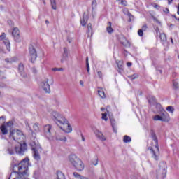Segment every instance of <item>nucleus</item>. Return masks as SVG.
I'll return each instance as SVG.
<instances>
[{
    "instance_id": "4468645a",
    "label": "nucleus",
    "mask_w": 179,
    "mask_h": 179,
    "mask_svg": "<svg viewBox=\"0 0 179 179\" xmlns=\"http://www.w3.org/2000/svg\"><path fill=\"white\" fill-rule=\"evenodd\" d=\"M161 118L162 119V122H169L170 121V115L165 110L161 112Z\"/></svg>"
},
{
    "instance_id": "c85d7f7f",
    "label": "nucleus",
    "mask_w": 179,
    "mask_h": 179,
    "mask_svg": "<svg viewBox=\"0 0 179 179\" xmlns=\"http://www.w3.org/2000/svg\"><path fill=\"white\" fill-rule=\"evenodd\" d=\"M153 121H161L162 122V115H156L152 117Z\"/></svg>"
},
{
    "instance_id": "7ed1b4c3",
    "label": "nucleus",
    "mask_w": 179,
    "mask_h": 179,
    "mask_svg": "<svg viewBox=\"0 0 179 179\" xmlns=\"http://www.w3.org/2000/svg\"><path fill=\"white\" fill-rule=\"evenodd\" d=\"M69 162L74 166L77 171H83L85 170V164L76 155H71L69 156Z\"/></svg>"
},
{
    "instance_id": "79ce46f5",
    "label": "nucleus",
    "mask_w": 179,
    "mask_h": 179,
    "mask_svg": "<svg viewBox=\"0 0 179 179\" xmlns=\"http://www.w3.org/2000/svg\"><path fill=\"white\" fill-rule=\"evenodd\" d=\"M52 71H54L55 72L58 71H64V69L62 68H53Z\"/></svg>"
},
{
    "instance_id": "9d476101",
    "label": "nucleus",
    "mask_w": 179,
    "mask_h": 179,
    "mask_svg": "<svg viewBox=\"0 0 179 179\" xmlns=\"http://www.w3.org/2000/svg\"><path fill=\"white\" fill-rule=\"evenodd\" d=\"M29 57L31 62H34V61L37 59V52L34 46L31 45L29 46Z\"/></svg>"
},
{
    "instance_id": "3c124183",
    "label": "nucleus",
    "mask_w": 179,
    "mask_h": 179,
    "mask_svg": "<svg viewBox=\"0 0 179 179\" xmlns=\"http://www.w3.org/2000/svg\"><path fill=\"white\" fill-rule=\"evenodd\" d=\"M127 66L129 68L130 66H132V63L131 62H127Z\"/></svg>"
},
{
    "instance_id": "0e129e2a",
    "label": "nucleus",
    "mask_w": 179,
    "mask_h": 179,
    "mask_svg": "<svg viewBox=\"0 0 179 179\" xmlns=\"http://www.w3.org/2000/svg\"><path fill=\"white\" fill-rule=\"evenodd\" d=\"M82 140H83V141H85V137H82Z\"/></svg>"
},
{
    "instance_id": "aec40b11",
    "label": "nucleus",
    "mask_w": 179,
    "mask_h": 179,
    "mask_svg": "<svg viewBox=\"0 0 179 179\" xmlns=\"http://www.w3.org/2000/svg\"><path fill=\"white\" fill-rule=\"evenodd\" d=\"M73 175L74 176L75 178H77V179H89V178H87L86 176H83L78 173L77 172H74L73 173Z\"/></svg>"
},
{
    "instance_id": "774afa93",
    "label": "nucleus",
    "mask_w": 179,
    "mask_h": 179,
    "mask_svg": "<svg viewBox=\"0 0 179 179\" xmlns=\"http://www.w3.org/2000/svg\"><path fill=\"white\" fill-rule=\"evenodd\" d=\"M178 59H179V55H178Z\"/></svg>"
},
{
    "instance_id": "bf43d9fd",
    "label": "nucleus",
    "mask_w": 179,
    "mask_h": 179,
    "mask_svg": "<svg viewBox=\"0 0 179 179\" xmlns=\"http://www.w3.org/2000/svg\"><path fill=\"white\" fill-rule=\"evenodd\" d=\"M152 101H155V100H156V98L155 97H152Z\"/></svg>"
},
{
    "instance_id": "f03ea898",
    "label": "nucleus",
    "mask_w": 179,
    "mask_h": 179,
    "mask_svg": "<svg viewBox=\"0 0 179 179\" xmlns=\"http://www.w3.org/2000/svg\"><path fill=\"white\" fill-rule=\"evenodd\" d=\"M151 138V141L148 143V150L150 151L152 159L157 161L159 160V157L160 156L159 143L157 142V138H156V135L154 133L152 134Z\"/></svg>"
},
{
    "instance_id": "4be33fe9",
    "label": "nucleus",
    "mask_w": 179,
    "mask_h": 179,
    "mask_svg": "<svg viewBox=\"0 0 179 179\" xmlns=\"http://www.w3.org/2000/svg\"><path fill=\"white\" fill-rule=\"evenodd\" d=\"M98 94L101 99H106V93H104V90H103V88H100L98 90Z\"/></svg>"
},
{
    "instance_id": "6ab92c4d",
    "label": "nucleus",
    "mask_w": 179,
    "mask_h": 179,
    "mask_svg": "<svg viewBox=\"0 0 179 179\" xmlns=\"http://www.w3.org/2000/svg\"><path fill=\"white\" fill-rule=\"evenodd\" d=\"M87 15H86V14H84L83 18L80 20L82 26H86V23H87Z\"/></svg>"
},
{
    "instance_id": "b1692460",
    "label": "nucleus",
    "mask_w": 179,
    "mask_h": 179,
    "mask_svg": "<svg viewBox=\"0 0 179 179\" xmlns=\"http://www.w3.org/2000/svg\"><path fill=\"white\" fill-rule=\"evenodd\" d=\"M55 139L56 141H62L63 142H66V137L61 136L59 134L55 135Z\"/></svg>"
},
{
    "instance_id": "72a5a7b5",
    "label": "nucleus",
    "mask_w": 179,
    "mask_h": 179,
    "mask_svg": "<svg viewBox=\"0 0 179 179\" xmlns=\"http://www.w3.org/2000/svg\"><path fill=\"white\" fill-rule=\"evenodd\" d=\"M87 72L90 75V65L89 64V57L86 59Z\"/></svg>"
},
{
    "instance_id": "f704fd0d",
    "label": "nucleus",
    "mask_w": 179,
    "mask_h": 179,
    "mask_svg": "<svg viewBox=\"0 0 179 179\" xmlns=\"http://www.w3.org/2000/svg\"><path fill=\"white\" fill-rule=\"evenodd\" d=\"M57 179H65V175H64V173H62V172H58Z\"/></svg>"
},
{
    "instance_id": "423d86ee",
    "label": "nucleus",
    "mask_w": 179,
    "mask_h": 179,
    "mask_svg": "<svg viewBox=\"0 0 179 179\" xmlns=\"http://www.w3.org/2000/svg\"><path fill=\"white\" fill-rule=\"evenodd\" d=\"M48 78H45L40 83V87L44 90L45 93H51Z\"/></svg>"
},
{
    "instance_id": "4c0bfd02",
    "label": "nucleus",
    "mask_w": 179,
    "mask_h": 179,
    "mask_svg": "<svg viewBox=\"0 0 179 179\" xmlns=\"http://www.w3.org/2000/svg\"><path fill=\"white\" fill-rule=\"evenodd\" d=\"M107 113H102V117L101 119L102 120H104V121H107L108 118H107Z\"/></svg>"
},
{
    "instance_id": "864d4df0",
    "label": "nucleus",
    "mask_w": 179,
    "mask_h": 179,
    "mask_svg": "<svg viewBox=\"0 0 179 179\" xmlns=\"http://www.w3.org/2000/svg\"><path fill=\"white\" fill-rule=\"evenodd\" d=\"M1 120H3V122H5V117H0V121H1Z\"/></svg>"
},
{
    "instance_id": "20e7f679",
    "label": "nucleus",
    "mask_w": 179,
    "mask_h": 179,
    "mask_svg": "<svg viewBox=\"0 0 179 179\" xmlns=\"http://www.w3.org/2000/svg\"><path fill=\"white\" fill-rule=\"evenodd\" d=\"M30 145L32 148V150H34V159H35V160H38L40 159V152L42 150L38 141L34 139L30 143Z\"/></svg>"
},
{
    "instance_id": "49530a36",
    "label": "nucleus",
    "mask_w": 179,
    "mask_h": 179,
    "mask_svg": "<svg viewBox=\"0 0 179 179\" xmlns=\"http://www.w3.org/2000/svg\"><path fill=\"white\" fill-rule=\"evenodd\" d=\"M121 5H123V6H127V1L122 0L121 1Z\"/></svg>"
},
{
    "instance_id": "c756f323",
    "label": "nucleus",
    "mask_w": 179,
    "mask_h": 179,
    "mask_svg": "<svg viewBox=\"0 0 179 179\" xmlns=\"http://www.w3.org/2000/svg\"><path fill=\"white\" fill-rule=\"evenodd\" d=\"M159 38L161 40V41H167V36H166V34L164 33H162L159 35Z\"/></svg>"
},
{
    "instance_id": "a211bd4d",
    "label": "nucleus",
    "mask_w": 179,
    "mask_h": 179,
    "mask_svg": "<svg viewBox=\"0 0 179 179\" xmlns=\"http://www.w3.org/2000/svg\"><path fill=\"white\" fill-rule=\"evenodd\" d=\"M117 65L119 73H122V72H124V66H122V62L121 61L117 62Z\"/></svg>"
},
{
    "instance_id": "dca6fc26",
    "label": "nucleus",
    "mask_w": 179,
    "mask_h": 179,
    "mask_svg": "<svg viewBox=\"0 0 179 179\" xmlns=\"http://www.w3.org/2000/svg\"><path fill=\"white\" fill-rule=\"evenodd\" d=\"M44 131L46 136L49 138V136H51V125L50 124H46L44 127Z\"/></svg>"
},
{
    "instance_id": "680f3d73",
    "label": "nucleus",
    "mask_w": 179,
    "mask_h": 179,
    "mask_svg": "<svg viewBox=\"0 0 179 179\" xmlns=\"http://www.w3.org/2000/svg\"><path fill=\"white\" fill-rule=\"evenodd\" d=\"M104 110H106L104 108H101V111H104Z\"/></svg>"
},
{
    "instance_id": "052dcab7",
    "label": "nucleus",
    "mask_w": 179,
    "mask_h": 179,
    "mask_svg": "<svg viewBox=\"0 0 179 179\" xmlns=\"http://www.w3.org/2000/svg\"><path fill=\"white\" fill-rule=\"evenodd\" d=\"M44 5H45V0H43Z\"/></svg>"
},
{
    "instance_id": "1a4fd4ad",
    "label": "nucleus",
    "mask_w": 179,
    "mask_h": 179,
    "mask_svg": "<svg viewBox=\"0 0 179 179\" xmlns=\"http://www.w3.org/2000/svg\"><path fill=\"white\" fill-rule=\"evenodd\" d=\"M0 41H3V43L5 44L7 50L10 51V42L9 41V39L6 38V33H3L1 35H0Z\"/></svg>"
},
{
    "instance_id": "2eb2a0df",
    "label": "nucleus",
    "mask_w": 179,
    "mask_h": 179,
    "mask_svg": "<svg viewBox=\"0 0 179 179\" xmlns=\"http://www.w3.org/2000/svg\"><path fill=\"white\" fill-rule=\"evenodd\" d=\"M94 134L96 136L100 139V141H106V136H104V134H103L101 131H99V130L96 129L94 131Z\"/></svg>"
},
{
    "instance_id": "a18cd8bd",
    "label": "nucleus",
    "mask_w": 179,
    "mask_h": 179,
    "mask_svg": "<svg viewBox=\"0 0 179 179\" xmlns=\"http://www.w3.org/2000/svg\"><path fill=\"white\" fill-rule=\"evenodd\" d=\"M138 36H140V37H142V36H143V31H142L141 29H139L138 31Z\"/></svg>"
},
{
    "instance_id": "6e6d98bb",
    "label": "nucleus",
    "mask_w": 179,
    "mask_h": 179,
    "mask_svg": "<svg viewBox=\"0 0 179 179\" xmlns=\"http://www.w3.org/2000/svg\"><path fill=\"white\" fill-rule=\"evenodd\" d=\"M171 43L172 44H174V41H173V38H171Z\"/></svg>"
},
{
    "instance_id": "7c9ffc66",
    "label": "nucleus",
    "mask_w": 179,
    "mask_h": 179,
    "mask_svg": "<svg viewBox=\"0 0 179 179\" xmlns=\"http://www.w3.org/2000/svg\"><path fill=\"white\" fill-rule=\"evenodd\" d=\"M166 111H168V113H170L171 114H174V107H173L172 106L166 107Z\"/></svg>"
},
{
    "instance_id": "4d7b16f0",
    "label": "nucleus",
    "mask_w": 179,
    "mask_h": 179,
    "mask_svg": "<svg viewBox=\"0 0 179 179\" xmlns=\"http://www.w3.org/2000/svg\"><path fill=\"white\" fill-rule=\"evenodd\" d=\"M177 13L179 15V4L178 5V10H177Z\"/></svg>"
},
{
    "instance_id": "473e14b6",
    "label": "nucleus",
    "mask_w": 179,
    "mask_h": 179,
    "mask_svg": "<svg viewBox=\"0 0 179 179\" xmlns=\"http://www.w3.org/2000/svg\"><path fill=\"white\" fill-rule=\"evenodd\" d=\"M138 75L137 73H134L131 76H129L128 78L129 79H131V80H134V79H138Z\"/></svg>"
},
{
    "instance_id": "2f4dec72",
    "label": "nucleus",
    "mask_w": 179,
    "mask_h": 179,
    "mask_svg": "<svg viewBox=\"0 0 179 179\" xmlns=\"http://www.w3.org/2000/svg\"><path fill=\"white\" fill-rule=\"evenodd\" d=\"M131 141V137L128 136H124L123 138V142H124V143H129Z\"/></svg>"
},
{
    "instance_id": "a19ab883",
    "label": "nucleus",
    "mask_w": 179,
    "mask_h": 179,
    "mask_svg": "<svg viewBox=\"0 0 179 179\" xmlns=\"http://www.w3.org/2000/svg\"><path fill=\"white\" fill-rule=\"evenodd\" d=\"M153 8H155L157 10H160V6L158 4H156V3L153 4Z\"/></svg>"
},
{
    "instance_id": "c9c22d12",
    "label": "nucleus",
    "mask_w": 179,
    "mask_h": 179,
    "mask_svg": "<svg viewBox=\"0 0 179 179\" xmlns=\"http://www.w3.org/2000/svg\"><path fill=\"white\" fill-rule=\"evenodd\" d=\"M174 89H179V83L177 81H173V83Z\"/></svg>"
},
{
    "instance_id": "ea45409f",
    "label": "nucleus",
    "mask_w": 179,
    "mask_h": 179,
    "mask_svg": "<svg viewBox=\"0 0 179 179\" xmlns=\"http://www.w3.org/2000/svg\"><path fill=\"white\" fill-rule=\"evenodd\" d=\"M129 17V22H131V20H134V15H132L131 14V13H128V15H127Z\"/></svg>"
},
{
    "instance_id": "37998d69",
    "label": "nucleus",
    "mask_w": 179,
    "mask_h": 179,
    "mask_svg": "<svg viewBox=\"0 0 179 179\" xmlns=\"http://www.w3.org/2000/svg\"><path fill=\"white\" fill-rule=\"evenodd\" d=\"M33 128L35 131H38V129H39L38 124H34Z\"/></svg>"
},
{
    "instance_id": "f8f14e48",
    "label": "nucleus",
    "mask_w": 179,
    "mask_h": 179,
    "mask_svg": "<svg viewBox=\"0 0 179 179\" xmlns=\"http://www.w3.org/2000/svg\"><path fill=\"white\" fill-rule=\"evenodd\" d=\"M69 57V50L66 48H63V52L61 57V62L64 64L66 61H68V58Z\"/></svg>"
},
{
    "instance_id": "c03bdc74",
    "label": "nucleus",
    "mask_w": 179,
    "mask_h": 179,
    "mask_svg": "<svg viewBox=\"0 0 179 179\" xmlns=\"http://www.w3.org/2000/svg\"><path fill=\"white\" fill-rule=\"evenodd\" d=\"M147 29H148V25L146 24L143 25L141 30L143 31H146Z\"/></svg>"
},
{
    "instance_id": "338daca9",
    "label": "nucleus",
    "mask_w": 179,
    "mask_h": 179,
    "mask_svg": "<svg viewBox=\"0 0 179 179\" xmlns=\"http://www.w3.org/2000/svg\"><path fill=\"white\" fill-rule=\"evenodd\" d=\"M175 17V19H177V17H176V15L173 16Z\"/></svg>"
},
{
    "instance_id": "603ef678",
    "label": "nucleus",
    "mask_w": 179,
    "mask_h": 179,
    "mask_svg": "<svg viewBox=\"0 0 179 179\" xmlns=\"http://www.w3.org/2000/svg\"><path fill=\"white\" fill-rule=\"evenodd\" d=\"M173 0H168V3L169 5L171 4V2H173Z\"/></svg>"
},
{
    "instance_id": "5fc2aeb1",
    "label": "nucleus",
    "mask_w": 179,
    "mask_h": 179,
    "mask_svg": "<svg viewBox=\"0 0 179 179\" xmlns=\"http://www.w3.org/2000/svg\"><path fill=\"white\" fill-rule=\"evenodd\" d=\"M80 85H81V86H83V81L80 80Z\"/></svg>"
},
{
    "instance_id": "13d9d810",
    "label": "nucleus",
    "mask_w": 179,
    "mask_h": 179,
    "mask_svg": "<svg viewBox=\"0 0 179 179\" xmlns=\"http://www.w3.org/2000/svg\"><path fill=\"white\" fill-rule=\"evenodd\" d=\"M68 42H69V43H71V42H72V39L69 38V39H68Z\"/></svg>"
},
{
    "instance_id": "0eeeda50",
    "label": "nucleus",
    "mask_w": 179,
    "mask_h": 179,
    "mask_svg": "<svg viewBox=\"0 0 179 179\" xmlns=\"http://www.w3.org/2000/svg\"><path fill=\"white\" fill-rule=\"evenodd\" d=\"M166 174H167V169H166V166L159 167L157 170V179L166 178Z\"/></svg>"
},
{
    "instance_id": "e2e57ef3",
    "label": "nucleus",
    "mask_w": 179,
    "mask_h": 179,
    "mask_svg": "<svg viewBox=\"0 0 179 179\" xmlns=\"http://www.w3.org/2000/svg\"><path fill=\"white\" fill-rule=\"evenodd\" d=\"M158 72H159V73H162V70L158 71Z\"/></svg>"
},
{
    "instance_id": "e433bc0d",
    "label": "nucleus",
    "mask_w": 179,
    "mask_h": 179,
    "mask_svg": "<svg viewBox=\"0 0 179 179\" xmlns=\"http://www.w3.org/2000/svg\"><path fill=\"white\" fill-rule=\"evenodd\" d=\"M92 164L94 166H97V164H99V158H95L94 159H93Z\"/></svg>"
},
{
    "instance_id": "39448f33",
    "label": "nucleus",
    "mask_w": 179,
    "mask_h": 179,
    "mask_svg": "<svg viewBox=\"0 0 179 179\" xmlns=\"http://www.w3.org/2000/svg\"><path fill=\"white\" fill-rule=\"evenodd\" d=\"M51 115L55 121V122H56V124H57V125H63L64 124H66L68 122V120H66V118H65V117H64L62 115H61L59 113L57 112V111H53L51 113Z\"/></svg>"
},
{
    "instance_id": "09e8293b",
    "label": "nucleus",
    "mask_w": 179,
    "mask_h": 179,
    "mask_svg": "<svg viewBox=\"0 0 179 179\" xmlns=\"http://www.w3.org/2000/svg\"><path fill=\"white\" fill-rule=\"evenodd\" d=\"M123 13H124V15H128V13H129V11L127 8H124L123 9Z\"/></svg>"
},
{
    "instance_id": "69168bd1",
    "label": "nucleus",
    "mask_w": 179,
    "mask_h": 179,
    "mask_svg": "<svg viewBox=\"0 0 179 179\" xmlns=\"http://www.w3.org/2000/svg\"><path fill=\"white\" fill-rule=\"evenodd\" d=\"M0 75H2V71H0Z\"/></svg>"
},
{
    "instance_id": "bb28decb",
    "label": "nucleus",
    "mask_w": 179,
    "mask_h": 179,
    "mask_svg": "<svg viewBox=\"0 0 179 179\" xmlns=\"http://www.w3.org/2000/svg\"><path fill=\"white\" fill-rule=\"evenodd\" d=\"M111 24H112L111 22H108V27L106 28L108 33H110V34H111V33H113V31H114V29H113V27H111Z\"/></svg>"
},
{
    "instance_id": "a878e982",
    "label": "nucleus",
    "mask_w": 179,
    "mask_h": 179,
    "mask_svg": "<svg viewBox=\"0 0 179 179\" xmlns=\"http://www.w3.org/2000/svg\"><path fill=\"white\" fill-rule=\"evenodd\" d=\"M87 33H88V37H92V35L93 34L92 29V24H88L87 25Z\"/></svg>"
},
{
    "instance_id": "5701e85b",
    "label": "nucleus",
    "mask_w": 179,
    "mask_h": 179,
    "mask_svg": "<svg viewBox=\"0 0 179 179\" xmlns=\"http://www.w3.org/2000/svg\"><path fill=\"white\" fill-rule=\"evenodd\" d=\"M5 61L7 64H13V62H16V61H17V58L16 57L6 58Z\"/></svg>"
},
{
    "instance_id": "6e6552de",
    "label": "nucleus",
    "mask_w": 179,
    "mask_h": 179,
    "mask_svg": "<svg viewBox=\"0 0 179 179\" xmlns=\"http://www.w3.org/2000/svg\"><path fill=\"white\" fill-rule=\"evenodd\" d=\"M13 127V122H8L7 123H4L1 127L0 129L2 132L3 135H8V131L10 129Z\"/></svg>"
},
{
    "instance_id": "393cba45",
    "label": "nucleus",
    "mask_w": 179,
    "mask_h": 179,
    "mask_svg": "<svg viewBox=\"0 0 179 179\" xmlns=\"http://www.w3.org/2000/svg\"><path fill=\"white\" fill-rule=\"evenodd\" d=\"M110 124L112 125V128L113 129V132L117 134V126L115 125V120L114 119H110Z\"/></svg>"
},
{
    "instance_id": "de8ad7c7",
    "label": "nucleus",
    "mask_w": 179,
    "mask_h": 179,
    "mask_svg": "<svg viewBox=\"0 0 179 179\" xmlns=\"http://www.w3.org/2000/svg\"><path fill=\"white\" fill-rule=\"evenodd\" d=\"M162 10L164 13H169V8H162Z\"/></svg>"
},
{
    "instance_id": "ddd939ff",
    "label": "nucleus",
    "mask_w": 179,
    "mask_h": 179,
    "mask_svg": "<svg viewBox=\"0 0 179 179\" xmlns=\"http://www.w3.org/2000/svg\"><path fill=\"white\" fill-rule=\"evenodd\" d=\"M61 128L66 134H71L72 132V126H71L69 122H67Z\"/></svg>"
},
{
    "instance_id": "f3484780",
    "label": "nucleus",
    "mask_w": 179,
    "mask_h": 179,
    "mask_svg": "<svg viewBox=\"0 0 179 179\" xmlns=\"http://www.w3.org/2000/svg\"><path fill=\"white\" fill-rule=\"evenodd\" d=\"M18 69L21 76H23V78H26V76H27V75H26V73L24 71V66L23 65V64H20Z\"/></svg>"
},
{
    "instance_id": "412c9836",
    "label": "nucleus",
    "mask_w": 179,
    "mask_h": 179,
    "mask_svg": "<svg viewBox=\"0 0 179 179\" xmlns=\"http://www.w3.org/2000/svg\"><path fill=\"white\" fill-rule=\"evenodd\" d=\"M120 43L125 47H127V45H129V42H128V40H127L124 36L120 38Z\"/></svg>"
},
{
    "instance_id": "9b49d317",
    "label": "nucleus",
    "mask_w": 179,
    "mask_h": 179,
    "mask_svg": "<svg viewBox=\"0 0 179 179\" xmlns=\"http://www.w3.org/2000/svg\"><path fill=\"white\" fill-rule=\"evenodd\" d=\"M12 34L16 43H20V41H22V39H20V31H19V29L14 28Z\"/></svg>"
},
{
    "instance_id": "cd10ccee",
    "label": "nucleus",
    "mask_w": 179,
    "mask_h": 179,
    "mask_svg": "<svg viewBox=\"0 0 179 179\" xmlns=\"http://www.w3.org/2000/svg\"><path fill=\"white\" fill-rule=\"evenodd\" d=\"M50 5L52 6V9H54V10H57V1L56 0H50Z\"/></svg>"
},
{
    "instance_id": "8fccbe9b",
    "label": "nucleus",
    "mask_w": 179,
    "mask_h": 179,
    "mask_svg": "<svg viewBox=\"0 0 179 179\" xmlns=\"http://www.w3.org/2000/svg\"><path fill=\"white\" fill-rule=\"evenodd\" d=\"M97 73L99 78H101L103 76V73H101V71H98Z\"/></svg>"
},
{
    "instance_id": "58836bf2",
    "label": "nucleus",
    "mask_w": 179,
    "mask_h": 179,
    "mask_svg": "<svg viewBox=\"0 0 179 179\" xmlns=\"http://www.w3.org/2000/svg\"><path fill=\"white\" fill-rule=\"evenodd\" d=\"M92 9L94 8H96V6H97V1L96 0H93L92 2Z\"/></svg>"
},
{
    "instance_id": "f257e3e1",
    "label": "nucleus",
    "mask_w": 179,
    "mask_h": 179,
    "mask_svg": "<svg viewBox=\"0 0 179 179\" xmlns=\"http://www.w3.org/2000/svg\"><path fill=\"white\" fill-rule=\"evenodd\" d=\"M10 138L13 139V143H9L8 147V152L10 155H23L26 150V143H24V135L23 132L19 129H13L10 131Z\"/></svg>"
}]
</instances>
